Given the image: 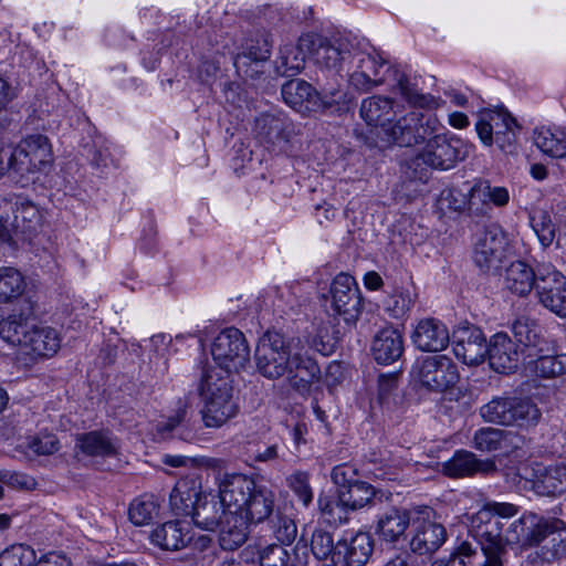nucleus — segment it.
I'll list each match as a JSON object with an SVG mask.
<instances>
[{"label": "nucleus", "instance_id": "b1692460", "mask_svg": "<svg viewBox=\"0 0 566 566\" xmlns=\"http://www.w3.org/2000/svg\"><path fill=\"white\" fill-rule=\"evenodd\" d=\"M321 368L312 357L294 352L291 371L284 376L292 389L301 395H307L311 387L321 379Z\"/></svg>", "mask_w": 566, "mask_h": 566}, {"label": "nucleus", "instance_id": "774afa93", "mask_svg": "<svg viewBox=\"0 0 566 566\" xmlns=\"http://www.w3.org/2000/svg\"><path fill=\"white\" fill-rule=\"evenodd\" d=\"M281 458L277 443H260L250 453V459L256 463H273Z\"/></svg>", "mask_w": 566, "mask_h": 566}, {"label": "nucleus", "instance_id": "4d7b16f0", "mask_svg": "<svg viewBox=\"0 0 566 566\" xmlns=\"http://www.w3.org/2000/svg\"><path fill=\"white\" fill-rule=\"evenodd\" d=\"M339 491L343 494V499H346V503L352 507V511L366 506L375 495L373 486L364 481H358L348 490Z\"/></svg>", "mask_w": 566, "mask_h": 566}, {"label": "nucleus", "instance_id": "cd10ccee", "mask_svg": "<svg viewBox=\"0 0 566 566\" xmlns=\"http://www.w3.org/2000/svg\"><path fill=\"white\" fill-rule=\"evenodd\" d=\"M403 353V338L401 333L388 326L376 333L371 343V355L381 365L397 361Z\"/></svg>", "mask_w": 566, "mask_h": 566}, {"label": "nucleus", "instance_id": "412c9836", "mask_svg": "<svg viewBox=\"0 0 566 566\" xmlns=\"http://www.w3.org/2000/svg\"><path fill=\"white\" fill-rule=\"evenodd\" d=\"M374 552V541L369 533L357 532L336 542V564L365 566Z\"/></svg>", "mask_w": 566, "mask_h": 566}, {"label": "nucleus", "instance_id": "6e6d98bb", "mask_svg": "<svg viewBox=\"0 0 566 566\" xmlns=\"http://www.w3.org/2000/svg\"><path fill=\"white\" fill-rule=\"evenodd\" d=\"M35 552L28 545L18 544L0 554V566H33Z\"/></svg>", "mask_w": 566, "mask_h": 566}, {"label": "nucleus", "instance_id": "338daca9", "mask_svg": "<svg viewBox=\"0 0 566 566\" xmlns=\"http://www.w3.org/2000/svg\"><path fill=\"white\" fill-rule=\"evenodd\" d=\"M356 470L348 464L337 465L333 469L331 478L332 481L340 488V490H348L358 482L356 479Z\"/></svg>", "mask_w": 566, "mask_h": 566}, {"label": "nucleus", "instance_id": "ea45409f", "mask_svg": "<svg viewBox=\"0 0 566 566\" xmlns=\"http://www.w3.org/2000/svg\"><path fill=\"white\" fill-rule=\"evenodd\" d=\"M551 346L546 340L545 346H541V353H532L526 358L527 364L535 365V370L545 378L556 377L566 373V354L551 355Z\"/></svg>", "mask_w": 566, "mask_h": 566}, {"label": "nucleus", "instance_id": "e433bc0d", "mask_svg": "<svg viewBox=\"0 0 566 566\" xmlns=\"http://www.w3.org/2000/svg\"><path fill=\"white\" fill-rule=\"evenodd\" d=\"M512 332L524 352L525 359L532 353H541V346H545L546 339L541 335L538 325L526 316H520L512 323Z\"/></svg>", "mask_w": 566, "mask_h": 566}, {"label": "nucleus", "instance_id": "052dcab7", "mask_svg": "<svg viewBox=\"0 0 566 566\" xmlns=\"http://www.w3.org/2000/svg\"><path fill=\"white\" fill-rule=\"evenodd\" d=\"M260 566H291L290 554L282 545L271 544L259 553Z\"/></svg>", "mask_w": 566, "mask_h": 566}, {"label": "nucleus", "instance_id": "9b49d317", "mask_svg": "<svg viewBox=\"0 0 566 566\" xmlns=\"http://www.w3.org/2000/svg\"><path fill=\"white\" fill-rule=\"evenodd\" d=\"M507 240L503 230L491 224L476 234L473 251L475 265L485 274H496L505 259Z\"/></svg>", "mask_w": 566, "mask_h": 566}, {"label": "nucleus", "instance_id": "473e14b6", "mask_svg": "<svg viewBox=\"0 0 566 566\" xmlns=\"http://www.w3.org/2000/svg\"><path fill=\"white\" fill-rule=\"evenodd\" d=\"M32 328L22 352L40 357L53 356L60 348L57 332L50 326L38 324L36 321Z\"/></svg>", "mask_w": 566, "mask_h": 566}, {"label": "nucleus", "instance_id": "72a5a7b5", "mask_svg": "<svg viewBox=\"0 0 566 566\" xmlns=\"http://www.w3.org/2000/svg\"><path fill=\"white\" fill-rule=\"evenodd\" d=\"M360 116L369 126L385 127L396 117L395 101L390 97L375 95L363 99Z\"/></svg>", "mask_w": 566, "mask_h": 566}, {"label": "nucleus", "instance_id": "f3484780", "mask_svg": "<svg viewBox=\"0 0 566 566\" xmlns=\"http://www.w3.org/2000/svg\"><path fill=\"white\" fill-rule=\"evenodd\" d=\"M349 64L354 67V71L349 74V84L356 91L367 93L384 84L385 80L379 76V71L385 65V61L379 56L360 50L356 43L354 44Z\"/></svg>", "mask_w": 566, "mask_h": 566}, {"label": "nucleus", "instance_id": "dca6fc26", "mask_svg": "<svg viewBox=\"0 0 566 566\" xmlns=\"http://www.w3.org/2000/svg\"><path fill=\"white\" fill-rule=\"evenodd\" d=\"M436 116H423L420 112L412 111L396 120L386 132L399 146L410 147L423 143L438 130Z\"/></svg>", "mask_w": 566, "mask_h": 566}, {"label": "nucleus", "instance_id": "f704fd0d", "mask_svg": "<svg viewBox=\"0 0 566 566\" xmlns=\"http://www.w3.org/2000/svg\"><path fill=\"white\" fill-rule=\"evenodd\" d=\"M495 469L493 461L478 460L469 451H458L452 459L443 463V472L451 478L469 476L476 472L490 473Z\"/></svg>", "mask_w": 566, "mask_h": 566}, {"label": "nucleus", "instance_id": "680f3d73", "mask_svg": "<svg viewBox=\"0 0 566 566\" xmlns=\"http://www.w3.org/2000/svg\"><path fill=\"white\" fill-rule=\"evenodd\" d=\"M19 178L13 144L0 140V180L6 177Z\"/></svg>", "mask_w": 566, "mask_h": 566}, {"label": "nucleus", "instance_id": "39448f33", "mask_svg": "<svg viewBox=\"0 0 566 566\" xmlns=\"http://www.w3.org/2000/svg\"><path fill=\"white\" fill-rule=\"evenodd\" d=\"M199 395L205 401L201 415L207 428H220L238 412L229 375L217 369L206 370L200 380Z\"/></svg>", "mask_w": 566, "mask_h": 566}, {"label": "nucleus", "instance_id": "0eeeda50", "mask_svg": "<svg viewBox=\"0 0 566 566\" xmlns=\"http://www.w3.org/2000/svg\"><path fill=\"white\" fill-rule=\"evenodd\" d=\"M294 359L292 340L279 332L263 334L254 353L256 370L265 378L276 380L291 371Z\"/></svg>", "mask_w": 566, "mask_h": 566}, {"label": "nucleus", "instance_id": "bb28decb", "mask_svg": "<svg viewBox=\"0 0 566 566\" xmlns=\"http://www.w3.org/2000/svg\"><path fill=\"white\" fill-rule=\"evenodd\" d=\"M190 403L187 399H179L172 413L158 421L157 433L163 438H179L184 441H191L195 432L189 428Z\"/></svg>", "mask_w": 566, "mask_h": 566}, {"label": "nucleus", "instance_id": "a19ab883", "mask_svg": "<svg viewBox=\"0 0 566 566\" xmlns=\"http://www.w3.org/2000/svg\"><path fill=\"white\" fill-rule=\"evenodd\" d=\"M518 437L512 432L495 428H482L474 433L473 444L476 450L493 452L506 450L514 444Z\"/></svg>", "mask_w": 566, "mask_h": 566}, {"label": "nucleus", "instance_id": "8fccbe9b", "mask_svg": "<svg viewBox=\"0 0 566 566\" xmlns=\"http://www.w3.org/2000/svg\"><path fill=\"white\" fill-rule=\"evenodd\" d=\"M14 224L22 232L35 233L42 226V213L31 201H21L14 211Z\"/></svg>", "mask_w": 566, "mask_h": 566}, {"label": "nucleus", "instance_id": "393cba45", "mask_svg": "<svg viewBox=\"0 0 566 566\" xmlns=\"http://www.w3.org/2000/svg\"><path fill=\"white\" fill-rule=\"evenodd\" d=\"M411 338L415 346L422 352H440L450 342L446 325L434 318L421 319L417 324Z\"/></svg>", "mask_w": 566, "mask_h": 566}, {"label": "nucleus", "instance_id": "37998d69", "mask_svg": "<svg viewBox=\"0 0 566 566\" xmlns=\"http://www.w3.org/2000/svg\"><path fill=\"white\" fill-rule=\"evenodd\" d=\"M533 140L543 154L553 158L566 157V134L563 130L538 127L534 129Z\"/></svg>", "mask_w": 566, "mask_h": 566}, {"label": "nucleus", "instance_id": "bf43d9fd", "mask_svg": "<svg viewBox=\"0 0 566 566\" xmlns=\"http://www.w3.org/2000/svg\"><path fill=\"white\" fill-rule=\"evenodd\" d=\"M415 300L407 290H396L386 301L387 310L395 318L405 316L413 306Z\"/></svg>", "mask_w": 566, "mask_h": 566}, {"label": "nucleus", "instance_id": "7c9ffc66", "mask_svg": "<svg viewBox=\"0 0 566 566\" xmlns=\"http://www.w3.org/2000/svg\"><path fill=\"white\" fill-rule=\"evenodd\" d=\"M539 264L533 269L523 261L511 263L505 272L506 289L517 296H526L533 290L535 292L539 281Z\"/></svg>", "mask_w": 566, "mask_h": 566}, {"label": "nucleus", "instance_id": "20e7f679", "mask_svg": "<svg viewBox=\"0 0 566 566\" xmlns=\"http://www.w3.org/2000/svg\"><path fill=\"white\" fill-rule=\"evenodd\" d=\"M564 528L565 523L559 518L544 517L527 512L506 526V542L510 546L533 547L552 536L553 548L546 549V546H543L541 553L543 559L549 562L559 555L563 543L559 532Z\"/></svg>", "mask_w": 566, "mask_h": 566}, {"label": "nucleus", "instance_id": "a211bd4d", "mask_svg": "<svg viewBox=\"0 0 566 566\" xmlns=\"http://www.w3.org/2000/svg\"><path fill=\"white\" fill-rule=\"evenodd\" d=\"M450 340L458 359L467 365H479L486 356L488 344L482 331L471 324H461L452 333Z\"/></svg>", "mask_w": 566, "mask_h": 566}, {"label": "nucleus", "instance_id": "58836bf2", "mask_svg": "<svg viewBox=\"0 0 566 566\" xmlns=\"http://www.w3.org/2000/svg\"><path fill=\"white\" fill-rule=\"evenodd\" d=\"M281 94L284 102L300 113L313 112L310 108L315 88L304 80L294 78L282 85Z\"/></svg>", "mask_w": 566, "mask_h": 566}, {"label": "nucleus", "instance_id": "4be33fe9", "mask_svg": "<svg viewBox=\"0 0 566 566\" xmlns=\"http://www.w3.org/2000/svg\"><path fill=\"white\" fill-rule=\"evenodd\" d=\"M412 525L415 534L410 539V549L418 555L433 554L447 539V531L438 522L421 518Z\"/></svg>", "mask_w": 566, "mask_h": 566}, {"label": "nucleus", "instance_id": "864d4df0", "mask_svg": "<svg viewBox=\"0 0 566 566\" xmlns=\"http://www.w3.org/2000/svg\"><path fill=\"white\" fill-rule=\"evenodd\" d=\"M530 221L533 230L538 237L543 247H549L556 233V222H554L548 211L543 209L534 210L530 216Z\"/></svg>", "mask_w": 566, "mask_h": 566}, {"label": "nucleus", "instance_id": "3c124183", "mask_svg": "<svg viewBox=\"0 0 566 566\" xmlns=\"http://www.w3.org/2000/svg\"><path fill=\"white\" fill-rule=\"evenodd\" d=\"M197 493L191 492L186 482L177 483L169 495L171 511L177 516H191L196 506Z\"/></svg>", "mask_w": 566, "mask_h": 566}, {"label": "nucleus", "instance_id": "c03bdc74", "mask_svg": "<svg viewBox=\"0 0 566 566\" xmlns=\"http://www.w3.org/2000/svg\"><path fill=\"white\" fill-rule=\"evenodd\" d=\"M346 499H343V494L339 491L336 499L321 495L317 500L318 510L324 521L334 527L340 526L348 522L349 512L352 507L346 503Z\"/></svg>", "mask_w": 566, "mask_h": 566}, {"label": "nucleus", "instance_id": "5701e85b", "mask_svg": "<svg viewBox=\"0 0 566 566\" xmlns=\"http://www.w3.org/2000/svg\"><path fill=\"white\" fill-rule=\"evenodd\" d=\"M272 44L265 34L251 39L242 53L237 54L233 64L239 74L253 78L262 71L260 63L265 62L271 54Z\"/></svg>", "mask_w": 566, "mask_h": 566}, {"label": "nucleus", "instance_id": "2eb2a0df", "mask_svg": "<svg viewBox=\"0 0 566 566\" xmlns=\"http://www.w3.org/2000/svg\"><path fill=\"white\" fill-rule=\"evenodd\" d=\"M293 133L294 126L292 122L280 113H263L255 118V138L271 153H285L289 148Z\"/></svg>", "mask_w": 566, "mask_h": 566}, {"label": "nucleus", "instance_id": "79ce46f5", "mask_svg": "<svg viewBox=\"0 0 566 566\" xmlns=\"http://www.w3.org/2000/svg\"><path fill=\"white\" fill-rule=\"evenodd\" d=\"M305 53H307V48H302V36H300L297 45L287 43L281 46L279 57L275 62L277 74L282 76L297 74L304 69Z\"/></svg>", "mask_w": 566, "mask_h": 566}, {"label": "nucleus", "instance_id": "49530a36", "mask_svg": "<svg viewBox=\"0 0 566 566\" xmlns=\"http://www.w3.org/2000/svg\"><path fill=\"white\" fill-rule=\"evenodd\" d=\"M27 283L19 270L12 266L0 268V304H7L19 298Z\"/></svg>", "mask_w": 566, "mask_h": 566}, {"label": "nucleus", "instance_id": "c85d7f7f", "mask_svg": "<svg viewBox=\"0 0 566 566\" xmlns=\"http://www.w3.org/2000/svg\"><path fill=\"white\" fill-rule=\"evenodd\" d=\"M191 541L188 523L169 521L150 533V542L163 551H179Z\"/></svg>", "mask_w": 566, "mask_h": 566}, {"label": "nucleus", "instance_id": "c756f323", "mask_svg": "<svg viewBox=\"0 0 566 566\" xmlns=\"http://www.w3.org/2000/svg\"><path fill=\"white\" fill-rule=\"evenodd\" d=\"M249 521L235 510L228 507V514L221 521L219 527V544L224 551H234L248 538Z\"/></svg>", "mask_w": 566, "mask_h": 566}, {"label": "nucleus", "instance_id": "de8ad7c7", "mask_svg": "<svg viewBox=\"0 0 566 566\" xmlns=\"http://www.w3.org/2000/svg\"><path fill=\"white\" fill-rule=\"evenodd\" d=\"M395 76L397 88L409 105L426 109H433L439 106L438 99L434 96L420 93L403 73L395 70Z\"/></svg>", "mask_w": 566, "mask_h": 566}, {"label": "nucleus", "instance_id": "423d86ee", "mask_svg": "<svg viewBox=\"0 0 566 566\" xmlns=\"http://www.w3.org/2000/svg\"><path fill=\"white\" fill-rule=\"evenodd\" d=\"M354 42L343 36L326 38L317 33L302 35V48H307V54L321 71L333 75L339 74L345 65H349Z\"/></svg>", "mask_w": 566, "mask_h": 566}, {"label": "nucleus", "instance_id": "6ab92c4d", "mask_svg": "<svg viewBox=\"0 0 566 566\" xmlns=\"http://www.w3.org/2000/svg\"><path fill=\"white\" fill-rule=\"evenodd\" d=\"M524 352L507 334L497 333L492 336L488 345L486 356L493 370L501 374L515 371Z\"/></svg>", "mask_w": 566, "mask_h": 566}, {"label": "nucleus", "instance_id": "69168bd1", "mask_svg": "<svg viewBox=\"0 0 566 566\" xmlns=\"http://www.w3.org/2000/svg\"><path fill=\"white\" fill-rule=\"evenodd\" d=\"M490 123H492L494 136H496V130H507L510 128L521 129V126L517 124L516 119L506 111H486L485 112Z\"/></svg>", "mask_w": 566, "mask_h": 566}, {"label": "nucleus", "instance_id": "9d476101", "mask_svg": "<svg viewBox=\"0 0 566 566\" xmlns=\"http://www.w3.org/2000/svg\"><path fill=\"white\" fill-rule=\"evenodd\" d=\"M211 354L224 375L240 371L250 363L249 344L244 334L235 327H229L219 333L213 340Z\"/></svg>", "mask_w": 566, "mask_h": 566}, {"label": "nucleus", "instance_id": "09e8293b", "mask_svg": "<svg viewBox=\"0 0 566 566\" xmlns=\"http://www.w3.org/2000/svg\"><path fill=\"white\" fill-rule=\"evenodd\" d=\"M159 504L153 495H142L135 499L128 509V516L137 526L147 525L158 515Z\"/></svg>", "mask_w": 566, "mask_h": 566}, {"label": "nucleus", "instance_id": "f8f14e48", "mask_svg": "<svg viewBox=\"0 0 566 566\" xmlns=\"http://www.w3.org/2000/svg\"><path fill=\"white\" fill-rule=\"evenodd\" d=\"M411 373L422 387L437 392L451 388L459 379L457 366L446 355L426 357Z\"/></svg>", "mask_w": 566, "mask_h": 566}, {"label": "nucleus", "instance_id": "aec40b11", "mask_svg": "<svg viewBox=\"0 0 566 566\" xmlns=\"http://www.w3.org/2000/svg\"><path fill=\"white\" fill-rule=\"evenodd\" d=\"M36 321L33 305L27 301L19 313L13 312L0 322V337L12 346L23 349Z\"/></svg>", "mask_w": 566, "mask_h": 566}, {"label": "nucleus", "instance_id": "f03ea898", "mask_svg": "<svg viewBox=\"0 0 566 566\" xmlns=\"http://www.w3.org/2000/svg\"><path fill=\"white\" fill-rule=\"evenodd\" d=\"M223 503L242 514L250 523H262L274 513L275 494L266 485L243 474H224L220 479Z\"/></svg>", "mask_w": 566, "mask_h": 566}, {"label": "nucleus", "instance_id": "0e129e2a", "mask_svg": "<svg viewBox=\"0 0 566 566\" xmlns=\"http://www.w3.org/2000/svg\"><path fill=\"white\" fill-rule=\"evenodd\" d=\"M367 469L370 474L381 480H392L396 474L395 468L388 464L387 460L380 454L373 452L368 458Z\"/></svg>", "mask_w": 566, "mask_h": 566}, {"label": "nucleus", "instance_id": "a878e982", "mask_svg": "<svg viewBox=\"0 0 566 566\" xmlns=\"http://www.w3.org/2000/svg\"><path fill=\"white\" fill-rule=\"evenodd\" d=\"M228 514V505L223 503L221 494H199L191 515L195 524L206 531H217L224 515Z\"/></svg>", "mask_w": 566, "mask_h": 566}, {"label": "nucleus", "instance_id": "7ed1b4c3", "mask_svg": "<svg viewBox=\"0 0 566 566\" xmlns=\"http://www.w3.org/2000/svg\"><path fill=\"white\" fill-rule=\"evenodd\" d=\"M427 139L423 149L406 164L405 175L411 180L426 181L429 168L452 169L471 151V146L454 135L436 134Z\"/></svg>", "mask_w": 566, "mask_h": 566}, {"label": "nucleus", "instance_id": "ddd939ff", "mask_svg": "<svg viewBox=\"0 0 566 566\" xmlns=\"http://www.w3.org/2000/svg\"><path fill=\"white\" fill-rule=\"evenodd\" d=\"M535 296L538 303L559 318H566V276L551 263L539 264Z\"/></svg>", "mask_w": 566, "mask_h": 566}, {"label": "nucleus", "instance_id": "e2e57ef3", "mask_svg": "<svg viewBox=\"0 0 566 566\" xmlns=\"http://www.w3.org/2000/svg\"><path fill=\"white\" fill-rule=\"evenodd\" d=\"M28 448L38 455H50L59 450V440L53 434L36 436L29 440Z\"/></svg>", "mask_w": 566, "mask_h": 566}, {"label": "nucleus", "instance_id": "4468645a", "mask_svg": "<svg viewBox=\"0 0 566 566\" xmlns=\"http://www.w3.org/2000/svg\"><path fill=\"white\" fill-rule=\"evenodd\" d=\"M331 305L334 314L347 325H354L363 311V297L353 276L338 274L331 285Z\"/></svg>", "mask_w": 566, "mask_h": 566}, {"label": "nucleus", "instance_id": "c9c22d12", "mask_svg": "<svg viewBox=\"0 0 566 566\" xmlns=\"http://www.w3.org/2000/svg\"><path fill=\"white\" fill-rule=\"evenodd\" d=\"M532 481L539 495L555 496L566 492V463L539 469Z\"/></svg>", "mask_w": 566, "mask_h": 566}, {"label": "nucleus", "instance_id": "1a4fd4ad", "mask_svg": "<svg viewBox=\"0 0 566 566\" xmlns=\"http://www.w3.org/2000/svg\"><path fill=\"white\" fill-rule=\"evenodd\" d=\"M481 416L502 426L528 427L538 422L541 411L528 398L495 397L481 408Z\"/></svg>", "mask_w": 566, "mask_h": 566}, {"label": "nucleus", "instance_id": "a18cd8bd", "mask_svg": "<svg viewBox=\"0 0 566 566\" xmlns=\"http://www.w3.org/2000/svg\"><path fill=\"white\" fill-rule=\"evenodd\" d=\"M76 448L88 457H111L116 448L108 436L99 431H91L76 437Z\"/></svg>", "mask_w": 566, "mask_h": 566}, {"label": "nucleus", "instance_id": "2f4dec72", "mask_svg": "<svg viewBox=\"0 0 566 566\" xmlns=\"http://www.w3.org/2000/svg\"><path fill=\"white\" fill-rule=\"evenodd\" d=\"M409 524L410 515L407 510L391 507L379 515L376 533L387 543H397L406 538Z\"/></svg>", "mask_w": 566, "mask_h": 566}, {"label": "nucleus", "instance_id": "13d9d810", "mask_svg": "<svg viewBox=\"0 0 566 566\" xmlns=\"http://www.w3.org/2000/svg\"><path fill=\"white\" fill-rule=\"evenodd\" d=\"M287 485L295 496L307 507L313 501V491L306 472L296 471L287 478Z\"/></svg>", "mask_w": 566, "mask_h": 566}, {"label": "nucleus", "instance_id": "f257e3e1", "mask_svg": "<svg viewBox=\"0 0 566 566\" xmlns=\"http://www.w3.org/2000/svg\"><path fill=\"white\" fill-rule=\"evenodd\" d=\"M518 512L520 506L513 503L490 501L470 517L469 534L482 553L478 566H512L506 526Z\"/></svg>", "mask_w": 566, "mask_h": 566}, {"label": "nucleus", "instance_id": "603ef678", "mask_svg": "<svg viewBox=\"0 0 566 566\" xmlns=\"http://www.w3.org/2000/svg\"><path fill=\"white\" fill-rule=\"evenodd\" d=\"M273 536L281 543L282 546L290 545L294 542L297 535V527L294 520L280 510L269 518Z\"/></svg>", "mask_w": 566, "mask_h": 566}, {"label": "nucleus", "instance_id": "6e6552de", "mask_svg": "<svg viewBox=\"0 0 566 566\" xmlns=\"http://www.w3.org/2000/svg\"><path fill=\"white\" fill-rule=\"evenodd\" d=\"M18 163L19 181L23 185L38 179V174L46 172L53 165L50 139L42 134H31L13 144Z\"/></svg>", "mask_w": 566, "mask_h": 566}, {"label": "nucleus", "instance_id": "4c0bfd02", "mask_svg": "<svg viewBox=\"0 0 566 566\" xmlns=\"http://www.w3.org/2000/svg\"><path fill=\"white\" fill-rule=\"evenodd\" d=\"M352 97L339 85L322 87L319 92L315 90L314 97L310 108L313 112L342 113L349 109Z\"/></svg>", "mask_w": 566, "mask_h": 566}, {"label": "nucleus", "instance_id": "5fc2aeb1", "mask_svg": "<svg viewBox=\"0 0 566 566\" xmlns=\"http://www.w3.org/2000/svg\"><path fill=\"white\" fill-rule=\"evenodd\" d=\"M311 551L318 560L331 556L332 562L336 564V543L329 532L322 528L315 530L311 538Z\"/></svg>", "mask_w": 566, "mask_h": 566}]
</instances>
